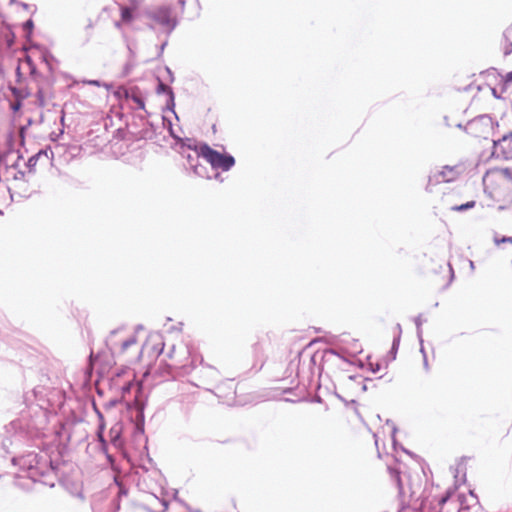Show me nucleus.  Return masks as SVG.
I'll return each mask as SVG.
<instances>
[{
  "label": "nucleus",
  "instance_id": "obj_1",
  "mask_svg": "<svg viewBox=\"0 0 512 512\" xmlns=\"http://www.w3.org/2000/svg\"><path fill=\"white\" fill-rule=\"evenodd\" d=\"M13 462L34 482L39 481L49 486L54 485L53 482L46 479L53 475V467L46 453L29 452L23 456L14 458Z\"/></svg>",
  "mask_w": 512,
  "mask_h": 512
},
{
  "label": "nucleus",
  "instance_id": "obj_2",
  "mask_svg": "<svg viewBox=\"0 0 512 512\" xmlns=\"http://www.w3.org/2000/svg\"><path fill=\"white\" fill-rule=\"evenodd\" d=\"M453 491L448 490L444 495L425 497L421 502L422 512H462L459 499L452 497Z\"/></svg>",
  "mask_w": 512,
  "mask_h": 512
},
{
  "label": "nucleus",
  "instance_id": "obj_3",
  "mask_svg": "<svg viewBox=\"0 0 512 512\" xmlns=\"http://www.w3.org/2000/svg\"><path fill=\"white\" fill-rule=\"evenodd\" d=\"M144 16L151 21L148 24L150 28L156 25L160 26L165 32L170 34L177 26V19L170 6L162 5L146 10Z\"/></svg>",
  "mask_w": 512,
  "mask_h": 512
},
{
  "label": "nucleus",
  "instance_id": "obj_4",
  "mask_svg": "<svg viewBox=\"0 0 512 512\" xmlns=\"http://www.w3.org/2000/svg\"><path fill=\"white\" fill-rule=\"evenodd\" d=\"M199 153L213 169H221L222 171H229L235 165V159L230 154H222L212 149L207 144L199 145Z\"/></svg>",
  "mask_w": 512,
  "mask_h": 512
},
{
  "label": "nucleus",
  "instance_id": "obj_5",
  "mask_svg": "<svg viewBox=\"0 0 512 512\" xmlns=\"http://www.w3.org/2000/svg\"><path fill=\"white\" fill-rule=\"evenodd\" d=\"M493 129L494 121L486 114L475 117L465 126V130L468 134L478 138H487Z\"/></svg>",
  "mask_w": 512,
  "mask_h": 512
},
{
  "label": "nucleus",
  "instance_id": "obj_6",
  "mask_svg": "<svg viewBox=\"0 0 512 512\" xmlns=\"http://www.w3.org/2000/svg\"><path fill=\"white\" fill-rule=\"evenodd\" d=\"M123 331L124 328L122 327L111 331L106 340V344L112 354H123L130 346L136 344L137 339L135 335H131L123 340H117V335L121 334Z\"/></svg>",
  "mask_w": 512,
  "mask_h": 512
},
{
  "label": "nucleus",
  "instance_id": "obj_7",
  "mask_svg": "<svg viewBox=\"0 0 512 512\" xmlns=\"http://www.w3.org/2000/svg\"><path fill=\"white\" fill-rule=\"evenodd\" d=\"M460 174V166H444L441 170L436 171L429 176L428 185L453 182L460 176Z\"/></svg>",
  "mask_w": 512,
  "mask_h": 512
},
{
  "label": "nucleus",
  "instance_id": "obj_8",
  "mask_svg": "<svg viewBox=\"0 0 512 512\" xmlns=\"http://www.w3.org/2000/svg\"><path fill=\"white\" fill-rule=\"evenodd\" d=\"M183 156L186 158L189 167L193 170V172L200 177H208L206 175V169L202 165L198 163V160L202 155L199 153V146H196L193 150V153H183Z\"/></svg>",
  "mask_w": 512,
  "mask_h": 512
},
{
  "label": "nucleus",
  "instance_id": "obj_9",
  "mask_svg": "<svg viewBox=\"0 0 512 512\" xmlns=\"http://www.w3.org/2000/svg\"><path fill=\"white\" fill-rule=\"evenodd\" d=\"M200 373V381L202 384H211L216 382L220 376L219 371L210 365L202 366Z\"/></svg>",
  "mask_w": 512,
  "mask_h": 512
},
{
  "label": "nucleus",
  "instance_id": "obj_10",
  "mask_svg": "<svg viewBox=\"0 0 512 512\" xmlns=\"http://www.w3.org/2000/svg\"><path fill=\"white\" fill-rule=\"evenodd\" d=\"M121 20L115 23V26L120 29L122 23L129 24L134 20V12L136 11L132 7H128L123 4H119Z\"/></svg>",
  "mask_w": 512,
  "mask_h": 512
},
{
  "label": "nucleus",
  "instance_id": "obj_11",
  "mask_svg": "<svg viewBox=\"0 0 512 512\" xmlns=\"http://www.w3.org/2000/svg\"><path fill=\"white\" fill-rule=\"evenodd\" d=\"M121 431L122 427L120 424H115L109 431L110 441L116 448L122 446Z\"/></svg>",
  "mask_w": 512,
  "mask_h": 512
},
{
  "label": "nucleus",
  "instance_id": "obj_12",
  "mask_svg": "<svg viewBox=\"0 0 512 512\" xmlns=\"http://www.w3.org/2000/svg\"><path fill=\"white\" fill-rule=\"evenodd\" d=\"M157 91H158V93L163 92V93L168 94L169 100L167 103V107L173 111L175 103H174V93H173L172 89L169 86H167L166 84L159 82Z\"/></svg>",
  "mask_w": 512,
  "mask_h": 512
},
{
  "label": "nucleus",
  "instance_id": "obj_13",
  "mask_svg": "<svg viewBox=\"0 0 512 512\" xmlns=\"http://www.w3.org/2000/svg\"><path fill=\"white\" fill-rule=\"evenodd\" d=\"M389 473H390L391 478L396 482V484L398 486L399 494L402 496H405L406 492L402 485V478L400 476V471L396 468L389 467Z\"/></svg>",
  "mask_w": 512,
  "mask_h": 512
},
{
  "label": "nucleus",
  "instance_id": "obj_14",
  "mask_svg": "<svg viewBox=\"0 0 512 512\" xmlns=\"http://www.w3.org/2000/svg\"><path fill=\"white\" fill-rule=\"evenodd\" d=\"M42 156L48 157V151L47 150H41V151H39L38 153H36L35 155L31 156L28 159V161L26 163V166L28 167L30 172H32L34 170L35 166L37 165L38 160Z\"/></svg>",
  "mask_w": 512,
  "mask_h": 512
},
{
  "label": "nucleus",
  "instance_id": "obj_15",
  "mask_svg": "<svg viewBox=\"0 0 512 512\" xmlns=\"http://www.w3.org/2000/svg\"><path fill=\"white\" fill-rule=\"evenodd\" d=\"M475 205H476L475 201H468V202H466L464 204L455 205V206L451 207V210L452 211H457V212H463V211H466V210L474 208Z\"/></svg>",
  "mask_w": 512,
  "mask_h": 512
},
{
  "label": "nucleus",
  "instance_id": "obj_16",
  "mask_svg": "<svg viewBox=\"0 0 512 512\" xmlns=\"http://www.w3.org/2000/svg\"><path fill=\"white\" fill-rule=\"evenodd\" d=\"M399 344H400L399 335H395L394 338H393V343H392V347H391V350H390V354L392 356V359L396 358V354H397V350H398Z\"/></svg>",
  "mask_w": 512,
  "mask_h": 512
},
{
  "label": "nucleus",
  "instance_id": "obj_17",
  "mask_svg": "<svg viewBox=\"0 0 512 512\" xmlns=\"http://www.w3.org/2000/svg\"><path fill=\"white\" fill-rule=\"evenodd\" d=\"M422 323H423V320L421 318V316H418L415 318V324H416V328H417V337L420 341V344H423V338H422Z\"/></svg>",
  "mask_w": 512,
  "mask_h": 512
},
{
  "label": "nucleus",
  "instance_id": "obj_18",
  "mask_svg": "<svg viewBox=\"0 0 512 512\" xmlns=\"http://www.w3.org/2000/svg\"><path fill=\"white\" fill-rule=\"evenodd\" d=\"M34 27V23L31 19L27 20L24 24H23V29L25 31H27L28 33H31L32 29Z\"/></svg>",
  "mask_w": 512,
  "mask_h": 512
},
{
  "label": "nucleus",
  "instance_id": "obj_19",
  "mask_svg": "<svg viewBox=\"0 0 512 512\" xmlns=\"http://www.w3.org/2000/svg\"><path fill=\"white\" fill-rule=\"evenodd\" d=\"M507 141H510L512 143V132L504 135L501 139H499L497 142L494 141V144L496 145L497 143H504V142H507Z\"/></svg>",
  "mask_w": 512,
  "mask_h": 512
},
{
  "label": "nucleus",
  "instance_id": "obj_20",
  "mask_svg": "<svg viewBox=\"0 0 512 512\" xmlns=\"http://www.w3.org/2000/svg\"><path fill=\"white\" fill-rule=\"evenodd\" d=\"M494 241H495L496 245H499L501 243H512V236L511 237L504 236L500 239L495 238Z\"/></svg>",
  "mask_w": 512,
  "mask_h": 512
},
{
  "label": "nucleus",
  "instance_id": "obj_21",
  "mask_svg": "<svg viewBox=\"0 0 512 512\" xmlns=\"http://www.w3.org/2000/svg\"><path fill=\"white\" fill-rule=\"evenodd\" d=\"M420 346H421L420 347V351L423 354V365H424L425 370H428L429 369V365H428V360H427V356H426L423 344H420Z\"/></svg>",
  "mask_w": 512,
  "mask_h": 512
},
{
  "label": "nucleus",
  "instance_id": "obj_22",
  "mask_svg": "<svg viewBox=\"0 0 512 512\" xmlns=\"http://www.w3.org/2000/svg\"><path fill=\"white\" fill-rule=\"evenodd\" d=\"M387 425L391 426V438H392L393 444L395 445V442H396L395 433H396L397 429H396L395 425L393 424V422H391V421H387Z\"/></svg>",
  "mask_w": 512,
  "mask_h": 512
},
{
  "label": "nucleus",
  "instance_id": "obj_23",
  "mask_svg": "<svg viewBox=\"0 0 512 512\" xmlns=\"http://www.w3.org/2000/svg\"><path fill=\"white\" fill-rule=\"evenodd\" d=\"M129 5L128 7H132L133 9L137 10L141 5V0H128Z\"/></svg>",
  "mask_w": 512,
  "mask_h": 512
},
{
  "label": "nucleus",
  "instance_id": "obj_24",
  "mask_svg": "<svg viewBox=\"0 0 512 512\" xmlns=\"http://www.w3.org/2000/svg\"><path fill=\"white\" fill-rule=\"evenodd\" d=\"M369 369L373 373H377L381 369V365L379 363H369Z\"/></svg>",
  "mask_w": 512,
  "mask_h": 512
},
{
  "label": "nucleus",
  "instance_id": "obj_25",
  "mask_svg": "<svg viewBox=\"0 0 512 512\" xmlns=\"http://www.w3.org/2000/svg\"><path fill=\"white\" fill-rule=\"evenodd\" d=\"M511 52H512V42H509L504 46V54L509 55Z\"/></svg>",
  "mask_w": 512,
  "mask_h": 512
},
{
  "label": "nucleus",
  "instance_id": "obj_26",
  "mask_svg": "<svg viewBox=\"0 0 512 512\" xmlns=\"http://www.w3.org/2000/svg\"><path fill=\"white\" fill-rule=\"evenodd\" d=\"M24 176H25V173H24V172H22V171H18V172L15 174L14 179H15V180H20V179H23V178H24Z\"/></svg>",
  "mask_w": 512,
  "mask_h": 512
},
{
  "label": "nucleus",
  "instance_id": "obj_27",
  "mask_svg": "<svg viewBox=\"0 0 512 512\" xmlns=\"http://www.w3.org/2000/svg\"><path fill=\"white\" fill-rule=\"evenodd\" d=\"M395 330H396V334L395 335H399V338L401 339L402 327H401V325L399 323L396 324Z\"/></svg>",
  "mask_w": 512,
  "mask_h": 512
},
{
  "label": "nucleus",
  "instance_id": "obj_28",
  "mask_svg": "<svg viewBox=\"0 0 512 512\" xmlns=\"http://www.w3.org/2000/svg\"><path fill=\"white\" fill-rule=\"evenodd\" d=\"M133 99H134V101L138 104V106H139L140 108H144V102H143V100H142V99H140L139 97H134Z\"/></svg>",
  "mask_w": 512,
  "mask_h": 512
},
{
  "label": "nucleus",
  "instance_id": "obj_29",
  "mask_svg": "<svg viewBox=\"0 0 512 512\" xmlns=\"http://www.w3.org/2000/svg\"><path fill=\"white\" fill-rule=\"evenodd\" d=\"M84 83H87L89 85H94V86H100V81H98V80H88V81H85Z\"/></svg>",
  "mask_w": 512,
  "mask_h": 512
},
{
  "label": "nucleus",
  "instance_id": "obj_30",
  "mask_svg": "<svg viewBox=\"0 0 512 512\" xmlns=\"http://www.w3.org/2000/svg\"><path fill=\"white\" fill-rule=\"evenodd\" d=\"M103 428H104L103 424H100L98 436H99V439H100L101 442H104L103 437H102V430H103Z\"/></svg>",
  "mask_w": 512,
  "mask_h": 512
},
{
  "label": "nucleus",
  "instance_id": "obj_31",
  "mask_svg": "<svg viewBox=\"0 0 512 512\" xmlns=\"http://www.w3.org/2000/svg\"><path fill=\"white\" fill-rule=\"evenodd\" d=\"M506 80H507L508 82H511V81H512V71H511V72H509V73L507 74V76H506Z\"/></svg>",
  "mask_w": 512,
  "mask_h": 512
},
{
  "label": "nucleus",
  "instance_id": "obj_32",
  "mask_svg": "<svg viewBox=\"0 0 512 512\" xmlns=\"http://www.w3.org/2000/svg\"><path fill=\"white\" fill-rule=\"evenodd\" d=\"M374 437H375V445H376L377 449L379 450L377 435L375 434Z\"/></svg>",
  "mask_w": 512,
  "mask_h": 512
},
{
  "label": "nucleus",
  "instance_id": "obj_33",
  "mask_svg": "<svg viewBox=\"0 0 512 512\" xmlns=\"http://www.w3.org/2000/svg\"><path fill=\"white\" fill-rule=\"evenodd\" d=\"M161 504L163 506V510L167 509V503L165 501H161Z\"/></svg>",
  "mask_w": 512,
  "mask_h": 512
},
{
  "label": "nucleus",
  "instance_id": "obj_34",
  "mask_svg": "<svg viewBox=\"0 0 512 512\" xmlns=\"http://www.w3.org/2000/svg\"><path fill=\"white\" fill-rule=\"evenodd\" d=\"M20 5H21L24 9H28V7H29V5H28V4L23 3V2H22V3H20Z\"/></svg>",
  "mask_w": 512,
  "mask_h": 512
},
{
  "label": "nucleus",
  "instance_id": "obj_35",
  "mask_svg": "<svg viewBox=\"0 0 512 512\" xmlns=\"http://www.w3.org/2000/svg\"><path fill=\"white\" fill-rule=\"evenodd\" d=\"M166 70H167V72L169 73V75L172 77V72H171V70H170L169 68H166ZM172 80H173V79L171 78V81H172Z\"/></svg>",
  "mask_w": 512,
  "mask_h": 512
},
{
  "label": "nucleus",
  "instance_id": "obj_36",
  "mask_svg": "<svg viewBox=\"0 0 512 512\" xmlns=\"http://www.w3.org/2000/svg\"><path fill=\"white\" fill-rule=\"evenodd\" d=\"M97 413H98L99 418L102 419L103 418L102 414L99 411H97Z\"/></svg>",
  "mask_w": 512,
  "mask_h": 512
},
{
  "label": "nucleus",
  "instance_id": "obj_37",
  "mask_svg": "<svg viewBox=\"0 0 512 512\" xmlns=\"http://www.w3.org/2000/svg\"><path fill=\"white\" fill-rule=\"evenodd\" d=\"M166 43L162 44L161 45V51H163L164 47H165Z\"/></svg>",
  "mask_w": 512,
  "mask_h": 512
},
{
  "label": "nucleus",
  "instance_id": "obj_38",
  "mask_svg": "<svg viewBox=\"0 0 512 512\" xmlns=\"http://www.w3.org/2000/svg\"><path fill=\"white\" fill-rule=\"evenodd\" d=\"M470 267L474 268V263L470 261Z\"/></svg>",
  "mask_w": 512,
  "mask_h": 512
},
{
  "label": "nucleus",
  "instance_id": "obj_39",
  "mask_svg": "<svg viewBox=\"0 0 512 512\" xmlns=\"http://www.w3.org/2000/svg\"><path fill=\"white\" fill-rule=\"evenodd\" d=\"M10 2H11V3H15V2H16V0H10Z\"/></svg>",
  "mask_w": 512,
  "mask_h": 512
}]
</instances>
